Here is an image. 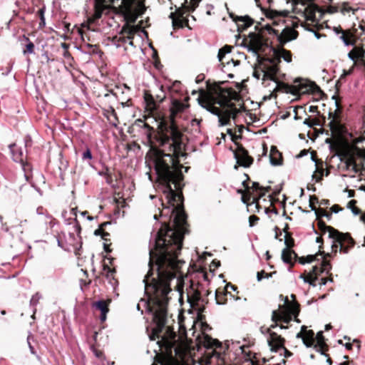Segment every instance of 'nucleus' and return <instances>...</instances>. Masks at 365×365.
I'll use <instances>...</instances> for the list:
<instances>
[{"instance_id": "2f4dec72", "label": "nucleus", "mask_w": 365, "mask_h": 365, "mask_svg": "<svg viewBox=\"0 0 365 365\" xmlns=\"http://www.w3.org/2000/svg\"><path fill=\"white\" fill-rule=\"evenodd\" d=\"M106 2H101V0H95V7H94V19H101L103 11L108 9V6L106 5Z\"/></svg>"}, {"instance_id": "0eeeda50", "label": "nucleus", "mask_w": 365, "mask_h": 365, "mask_svg": "<svg viewBox=\"0 0 365 365\" xmlns=\"http://www.w3.org/2000/svg\"><path fill=\"white\" fill-rule=\"evenodd\" d=\"M257 55V61L261 71L263 73V80L269 79L274 82H277V74L279 71V63L281 60L278 58H266Z\"/></svg>"}, {"instance_id": "09e8293b", "label": "nucleus", "mask_w": 365, "mask_h": 365, "mask_svg": "<svg viewBox=\"0 0 365 365\" xmlns=\"http://www.w3.org/2000/svg\"><path fill=\"white\" fill-rule=\"evenodd\" d=\"M357 201L356 200H351L348 202L347 207L351 210L354 215H359L361 212V210L356 207Z\"/></svg>"}, {"instance_id": "052dcab7", "label": "nucleus", "mask_w": 365, "mask_h": 365, "mask_svg": "<svg viewBox=\"0 0 365 365\" xmlns=\"http://www.w3.org/2000/svg\"><path fill=\"white\" fill-rule=\"evenodd\" d=\"M302 26L304 27L306 30L307 31H312L314 33V35L317 38H319L321 37V34L317 31H314L313 29H312V25L310 24H308L307 22H303L302 23Z\"/></svg>"}, {"instance_id": "7ed1b4c3", "label": "nucleus", "mask_w": 365, "mask_h": 365, "mask_svg": "<svg viewBox=\"0 0 365 365\" xmlns=\"http://www.w3.org/2000/svg\"><path fill=\"white\" fill-rule=\"evenodd\" d=\"M318 229L321 235L329 232V237L335 240L341 245L340 252L347 254L356 244L355 240L351 236L349 232H341L331 226L327 225L322 220H317Z\"/></svg>"}, {"instance_id": "e433bc0d", "label": "nucleus", "mask_w": 365, "mask_h": 365, "mask_svg": "<svg viewBox=\"0 0 365 365\" xmlns=\"http://www.w3.org/2000/svg\"><path fill=\"white\" fill-rule=\"evenodd\" d=\"M358 11L357 9H354L350 6L349 2L344 1L340 4V12L343 15H346V14H349L350 12H352L353 14H355L356 11Z\"/></svg>"}, {"instance_id": "c9c22d12", "label": "nucleus", "mask_w": 365, "mask_h": 365, "mask_svg": "<svg viewBox=\"0 0 365 365\" xmlns=\"http://www.w3.org/2000/svg\"><path fill=\"white\" fill-rule=\"evenodd\" d=\"M220 125H226L230 123L231 118V111L228 109L223 110L218 116Z\"/></svg>"}, {"instance_id": "473e14b6", "label": "nucleus", "mask_w": 365, "mask_h": 365, "mask_svg": "<svg viewBox=\"0 0 365 365\" xmlns=\"http://www.w3.org/2000/svg\"><path fill=\"white\" fill-rule=\"evenodd\" d=\"M9 148L12 153V158L14 161L18 163H23L24 153L21 148H18L15 143L11 144Z\"/></svg>"}, {"instance_id": "4be33fe9", "label": "nucleus", "mask_w": 365, "mask_h": 365, "mask_svg": "<svg viewBox=\"0 0 365 365\" xmlns=\"http://www.w3.org/2000/svg\"><path fill=\"white\" fill-rule=\"evenodd\" d=\"M111 302L110 299L107 300H100L94 302L93 307L101 311L100 319L101 322H104L106 319L107 313L109 312V304Z\"/></svg>"}, {"instance_id": "423d86ee", "label": "nucleus", "mask_w": 365, "mask_h": 365, "mask_svg": "<svg viewBox=\"0 0 365 365\" xmlns=\"http://www.w3.org/2000/svg\"><path fill=\"white\" fill-rule=\"evenodd\" d=\"M207 89L210 93H206L204 90H200V95L197 98L199 104L206 110L214 102L217 103L221 99V94H224L223 91L228 90V88H222L220 83H214L210 84L207 83Z\"/></svg>"}, {"instance_id": "9d476101", "label": "nucleus", "mask_w": 365, "mask_h": 365, "mask_svg": "<svg viewBox=\"0 0 365 365\" xmlns=\"http://www.w3.org/2000/svg\"><path fill=\"white\" fill-rule=\"evenodd\" d=\"M294 86L296 88V96L311 93L312 94H324L319 86L314 82L302 78H296L294 81Z\"/></svg>"}, {"instance_id": "de8ad7c7", "label": "nucleus", "mask_w": 365, "mask_h": 365, "mask_svg": "<svg viewBox=\"0 0 365 365\" xmlns=\"http://www.w3.org/2000/svg\"><path fill=\"white\" fill-rule=\"evenodd\" d=\"M284 237V244L286 245V248L292 249L293 247H294V240L292 237L291 232H287Z\"/></svg>"}, {"instance_id": "2eb2a0df", "label": "nucleus", "mask_w": 365, "mask_h": 365, "mask_svg": "<svg viewBox=\"0 0 365 365\" xmlns=\"http://www.w3.org/2000/svg\"><path fill=\"white\" fill-rule=\"evenodd\" d=\"M202 285L200 284L197 283L196 284V287H194L195 285L192 284L190 287L191 290L187 292V300L192 307L197 305L200 301L205 303L208 302L207 301H205V299L202 298L201 292L200 290V287Z\"/></svg>"}, {"instance_id": "864d4df0", "label": "nucleus", "mask_w": 365, "mask_h": 365, "mask_svg": "<svg viewBox=\"0 0 365 365\" xmlns=\"http://www.w3.org/2000/svg\"><path fill=\"white\" fill-rule=\"evenodd\" d=\"M217 104V103H212L210 107L207 109V110L210 111L211 113L218 116L223 110L215 106Z\"/></svg>"}, {"instance_id": "a878e982", "label": "nucleus", "mask_w": 365, "mask_h": 365, "mask_svg": "<svg viewBox=\"0 0 365 365\" xmlns=\"http://www.w3.org/2000/svg\"><path fill=\"white\" fill-rule=\"evenodd\" d=\"M356 29L344 30L341 34L340 38L343 41L345 45H354L356 42L355 37Z\"/></svg>"}, {"instance_id": "f3484780", "label": "nucleus", "mask_w": 365, "mask_h": 365, "mask_svg": "<svg viewBox=\"0 0 365 365\" xmlns=\"http://www.w3.org/2000/svg\"><path fill=\"white\" fill-rule=\"evenodd\" d=\"M297 337L301 338L304 344L307 347L312 346L315 341L314 332L313 331V330H307V327L304 325L302 327V330L297 334Z\"/></svg>"}, {"instance_id": "6e6552de", "label": "nucleus", "mask_w": 365, "mask_h": 365, "mask_svg": "<svg viewBox=\"0 0 365 365\" xmlns=\"http://www.w3.org/2000/svg\"><path fill=\"white\" fill-rule=\"evenodd\" d=\"M166 98L165 91L161 86L159 93L153 95L150 91L145 90L143 92V99L145 103V112L153 115L154 113H158V110L160 103Z\"/></svg>"}, {"instance_id": "20e7f679", "label": "nucleus", "mask_w": 365, "mask_h": 365, "mask_svg": "<svg viewBox=\"0 0 365 365\" xmlns=\"http://www.w3.org/2000/svg\"><path fill=\"white\" fill-rule=\"evenodd\" d=\"M200 1L201 0H190V5H188L187 0H185L180 7H177L176 5H174L175 11L171 12L169 15V18L172 19L173 29L189 26L187 19L189 14L195 10Z\"/></svg>"}, {"instance_id": "8fccbe9b", "label": "nucleus", "mask_w": 365, "mask_h": 365, "mask_svg": "<svg viewBox=\"0 0 365 365\" xmlns=\"http://www.w3.org/2000/svg\"><path fill=\"white\" fill-rule=\"evenodd\" d=\"M157 114H158V113H154L153 115L150 114L149 113H148L147 115H143V119L138 118V119L135 120V125L142 128V125H143V123H145V120L148 118L153 117L155 120V115Z\"/></svg>"}, {"instance_id": "680f3d73", "label": "nucleus", "mask_w": 365, "mask_h": 365, "mask_svg": "<svg viewBox=\"0 0 365 365\" xmlns=\"http://www.w3.org/2000/svg\"><path fill=\"white\" fill-rule=\"evenodd\" d=\"M98 19H94V15L90 18L88 19V21L86 22H84L81 24V28H86L87 30H90V25L93 24L96 20Z\"/></svg>"}, {"instance_id": "6e6d98bb", "label": "nucleus", "mask_w": 365, "mask_h": 365, "mask_svg": "<svg viewBox=\"0 0 365 365\" xmlns=\"http://www.w3.org/2000/svg\"><path fill=\"white\" fill-rule=\"evenodd\" d=\"M276 272H270V273H267L264 270H262L260 272H258L257 273V281H261L263 278H269V277H272V275L274 274H275Z\"/></svg>"}, {"instance_id": "412c9836", "label": "nucleus", "mask_w": 365, "mask_h": 365, "mask_svg": "<svg viewBox=\"0 0 365 365\" xmlns=\"http://www.w3.org/2000/svg\"><path fill=\"white\" fill-rule=\"evenodd\" d=\"M282 309L297 317L300 312V304L297 301L289 302L288 297H286L284 299V306L282 307Z\"/></svg>"}, {"instance_id": "13d9d810", "label": "nucleus", "mask_w": 365, "mask_h": 365, "mask_svg": "<svg viewBox=\"0 0 365 365\" xmlns=\"http://www.w3.org/2000/svg\"><path fill=\"white\" fill-rule=\"evenodd\" d=\"M83 28H78V34L81 35L82 41L86 43H89L91 41V38L88 35V34L83 31Z\"/></svg>"}, {"instance_id": "49530a36", "label": "nucleus", "mask_w": 365, "mask_h": 365, "mask_svg": "<svg viewBox=\"0 0 365 365\" xmlns=\"http://www.w3.org/2000/svg\"><path fill=\"white\" fill-rule=\"evenodd\" d=\"M160 365H177L178 361L173 356L163 358L160 361Z\"/></svg>"}, {"instance_id": "37998d69", "label": "nucleus", "mask_w": 365, "mask_h": 365, "mask_svg": "<svg viewBox=\"0 0 365 365\" xmlns=\"http://www.w3.org/2000/svg\"><path fill=\"white\" fill-rule=\"evenodd\" d=\"M20 163L22 167V169L24 171V177H25L26 180L27 181H29V180L31 177V165L24 160L23 161V163Z\"/></svg>"}, {"instance_id": "dca6fc26", "label": "nucleus", "mask_w": 365, "mask_h": 365, "mask_svg": "<svg viewBox=\"0 0 365 365\" xmlns=\"http://www.w3.org/2000/svg\"><path fill=\"white\" fill-rule=\"evenodd\" d=\"M293 315L290 314L282 309L279 305V309L274 310L272 314V321L273 322H279L288 324L292 320Z\"/></svg>"}, {"instance_id": "1a4fd4ad", "label": "nucleus", "mask_w": 365, "mask_h": 365, "mask_svg": "<svg viewBox=\"0 0 365 365\" xmlns=\"http://www.w3.org/2000/svg\"><path fill=\"white\" fill-rule=\"evenodd\" d=\"M235 144L237 148L233 153L237 164L234 166V168L237 170L239 166L250 168L254 162L253 158L249 155L248 150L242 144L237 143H235Z\"/></svg>"}, {"instance_id": "b1692460", "label": "nucleus", "mask_w": 365, "mask_h": 365, "mask_svg": "<svg viewBox=\"0 0 365 365\" xmlns=\"http://www.w3.org/2000/svg\"><path fill=\"white\" fill-rule=\"evenodd\" d=\"M314 339L317 341L316 344L314 345V349L322 354H325V352L329 350V346L325 342V338L324 336L323 331H320L317 332Z\"/></svg>"}, {"instance_id": "f257e3e1", "label": "nucleus", "mask_w": 365, "mask_h": 365, "mask_svg": "<svg viewBox=\"0 0 365 365\" xmlns=\"http://www.w3.org/2000/svg\"><path fill=\"white\" fill-rule=\"evenodd\" d=\"M190 107L178 99H173L169 113H158L156 141L165 150L152 146L150 156L159 184L163 187L168 207L160 211V217L166 219L157 232L155 246L150 251H181L185 235L190 232L187 215L184 207L182 190L185 187L182 165L180 158L187 155L183 143L184 134L180 128L176 118Z\"/></svg>"}, {"instance_id": "bf43d9fd", "label": "nucleus", "mask_w": 365, "mask_h": 365, "mask_svg": "<svg viewBox=\"0 0 365 365\" xmlns=\"http://www.w3.org/2000/svg\"><path fill=\"white\" fill-rule=\"evenodd\" d=\"M319 202V199L315 195H310L309 197V207L312 210H316L317 208L315 206L316 203Z\"/></svg>"}, {"instance_id": "3c124183", "label": "nucleus", "mask_w": 365, "mask_h": 365, "mask_svg": "<svg viewBox=\"0 0 365 365\" xmlns=\"http://www.w3.org/2000/svg\"><path fill=\"white\" fill-rule=\"evenodd\" d=\"M320 266L323 268L324 270H325L327 274H329V272L332 268L330 261L326 259V257L322 258Z\"/></svg>"}, {"instance_id": "338daca9", "label": "nucleus", "mask_w": 365, "mask_h": 365, "mask_svg": "<svg viewBox=\"0 0 365 365\" xmlns=\"http://www.w3.org/2000/svg\"><path fill=\"white\" fill-rule=\"evenodd\" d=\"M250 189L252 190L253 192H257L256 195H258L260 192L261 189H262V186H261L257 182H253L252 187H250Z\"/></svg>"}, {"instance_id": "7c9ffc66", "label": "nucleus", "mask_w": 365, "mask_h": 365, "mask_svg": "<svg viewBox=\"0 0 365 365\" xmlns=\"http://www.w3.org/2000/svg\"><path fill=\"white\" fill-rule=\"evenodd\" d=\"M348 56L355 62L359 59L364 61L365 50L362 47L355 46L349 52Z\"/></svg>"}, {"instance_id": "6ab92c4d", "label": "nucleus", "mask_w": 365, "mask_h": 365, "mask_svg": "<svg viewBox=\"0 0 365 365\" xmlns=\"http://www.w3.org/2000/svg\"><path fill=\"white\" fill-rule=\"evenodd\" d=\"M285 339L275 332H270L268 339L269 345L272 351H277L279 349L284 347Z\"/></svg>"}, {"instance_id": "774afa93", "label": "nucleus", "mask_w": 365, "mask_h": 365, "mask_svg": "<svg viewBox=\"0 0 365 365\" xmlns=\"http://www.w3.org/2000/svg\"><path fill=\"white\" fill-rule=\"evenodd\" d=\"M93 158L91 151L89 148H86V150L83 153L82 159L83 160H91Z\"/></svg>"}, {"instance_id": "4468645a", "label": "nucleus", "mask_w": 365, "mask_h": 365, "mask_svg": "<svg viewBox=\"0 0 365 365\" xmlns=\"http://www.w3.org/2000/svg\"><path fill=\"white\" fill-rule=\"evenodd\" d=\"M230 18L235 21L240 32L243 31L254 24V20L249 16H237L234 14H230Z\"/></svg>"}, {"instance_id": "f8f14e48", "label": "nucleus", "mask_w": 365, "mask_h": 365, "mask_svg": "<svg viewBox=\"0 0 365 365\" xmlns=\"http://www.w3.org/2000/svg\"><path fill=\"white\" fill-rule=\"evenodd\" d=\"M323 272H326L321 266L315 265L312 267V269L309 272L307 273L304 272L301 274L300 278L303 279L304 282L309 283L311 286L316 287V281Z\"/></svg>"}, {"instance_id": "72a5a7b5", "label": "nucleus", "mask_w": 365, "mask_h": 365, "mask_svg": "<svg viewBox=\"0 0 365 365\" xmlns=\"http://www.w3.org/2000/svg\"><path fill=\"white\" fill-rule=\"evenodd\" d=\"M23 39L26 43L25 45V47L24 48L23 51H22L23 54L26 56V55L34 53V50H35L34 43L26 35L23 36Z\"/></svg>"}, {"instance_id": "39448f33", "label": "nucleus", "mask_w": 365, "mask_h": 365, "mask_svg": "<svg viewBox=\"0 0 365 365\" xmlns=\"http://www.w3.org/2000/svg\"><path fill=\"white\" fill-rule=\"evenodd\" d=\"M223 93L224 94H221V99L217 101V105L230 110L231 118L235 119L240 113V109L237 106H238L240 108H245L243 100L240 93L232 88H228V90H225Z\"/></svg>"}, {"instance_id": "a19ab883", "label": "nucleus", "mask_w": 365, "mask_h": 365, "mask_svg": "<svg viewBox=\"0 0 365 365\" xmlns=\"http://www.w3.org/2000/svg\"><path fill=\"white\" fill-rule=\"evenodd\" d=\"M315 214L317 220H322L321 218L322 217H326L329 220L331 218V213L328 212L326 210L322 207L317 208L315 210Z\"/></svg>"}, {"instance_id": "f03ea898", "label": "nucleus", "mask_w": 365, "mask_h": 365, "mask_svg": "<svg viewBox=\"0 0 365 365\" xmlns=\"http://www.w3.org/2000/svg\"><path fill=\"white\" fill-rule=\"evenodd\" d=\"M297 26V23H293L292 27L286 26L280 32L268 24L261 28L256 26L255 29L257 32H250L248 36L244 38L243 42L247 46L248 50L254 53H263L267 48L272 47V40L269 36H276L279 46H281L297 39L299 32L294 28Z\"/></svg>"}, {"instance_id": "f704fd0d", "label": "nucleus", "mask_w": 365, "mask_h": 365, "mask_svg": "<svg viewBox=\"0 0 365 365\" xmlns=\"http://www.w3.org/2000/svg\"><path fill=\"white\" fill-rule=\"evenodd\" d=\"M270 190H271V187L270 186H267V187H263L262 186V189H261L260 192L258 195H255L253 196V199H252V203L256 205V207L257 209V211H259V208H260V205L259 204V199L263 197L265 195V194L267 192H269Z\"/></svg>"}, {"instance_id": "4d7b16f0", "label": "nucleus", "mask_w": 365, "mask_h": 365, "mask_svg": "<svg viewBox=\"0 0 365 365\" xmlns=\"http://www.w3.org/2000/svg\"><path fill=\"white\" fill-rule=\"evenodd\" d=\"M108 224H110V222H104L101 223L99 225V227L94 231V235L96 236L101 237L103 235V234L106 232L105 227Z\"/></svg>"}, {"instance_id": "c85d7f7f", "label": "nucleus", "mask_w": 365, "mask_h": 365, "mask_svg": "<svg viewBox=\"0 0 365 365\" xmlns=\"http://www.w3.org/2000/svg\"><path fill=\"white\" fill-rule=\"evenodd\" d=\"M270 163L273 165H280L282 164L283 158L282 153L278 150L277 148L272 145L269 153Z\"/></svg>"}, {"instance_id": "393cba45", "label": "nucleus", "mask_w": 365, "mask_h": 365, "mask_svg": "<svg viewBox=\"0 0 365 365\" xmlns=\"http://www.w3.org/2000/svg\"><path fill=\"white\" fill-rule=\"evenodd\" d=\"M277 88L274 89V92L271 94V96L277 97V94L274 92L277 91H283L287 93H292V95L296 96L297 90L294 85H289L284 82H279L278 80L277 81Z\"/></svg>"}, {"instance_id": "a18cd8bd", "label": "nucleus", "mask_w": 365, "mask_h": 365, "mask_svg": "<svg viewBox=\"0 0 365 365\" xmlns=\"http://www.w3.org/2000/svg\"><path fill=\"white\" fill-rule=\"evenodd\" d=\"M103 269L106 272V277L107 278L114 279V274L116 272L115 267L111 268L108 264L103 263Z\"/></svg>"}, {"instance_id": "5fc2aeb1", "label": "nucleus", "mask_w": 365, "mask_h": 365, "mask_svg": "<svg viewBox=\"0 0 365 365\" xmlns=\"http://www.w3.org/2000/svg\"><path fill=\"white\" fill-rule=\"evenodd\" d=\"M304 123L312 128L314 125H319L320 120L317 118H307L304 120Z\"/></svg>"}, {"instance_id": "5701e85b", "label": "nucleus", "mask_w": 365, "mask_h": 365, "mask_svg": "<svg viewBox=\"0 0 365 365\" xmlns=\"http://www.w3.org/2000/svg\"><path fill=\"white\" fill-rule=\"evenodd\" d=\"M329 118H331L329 123L331 132L334 133H342L344 128L341 124L339 120L337 119V114L336 113L329 112Z\"/></svg>"}, {"instance_id": "ddd939ff", "label": "nucleus", "mask_w": 365, "mask_h": 365, "mask_svg": "<svg viewBox=\"0 0 365 365\" xmlns=\"http://www.w3.org/2000/svg\"><path fill=\"white\" fill-rule=\"evenodd\" d=\"M142 128L145 130V134L146 135L148 143H150V146H155L160 149H161V146L159 145L158 143L156 141V134L158 131V128L155 129L153 127L150 126L148 123H143V125H142ZM151 149V148H150ZM150 151L149 150L147 156L149 157L150 160L153 164V160H151V158L150 156Z\"/></svg>"}, {"instance_id": "4c0bfd02", "label": "nucleus", "mask_w": 365, "mask_h": 365, "mask_svg": "<svg viewBox=\"0 0 365 365\" xmlns=\"http://www.w3.org/2000/svg\"><path fill=\"white\" fill-rule=\"evenodd\" d=\"M127 35L126 34H120L119 36H115L112 38V43L116 46L117 47H120L124 45L126 42Z\"/></svg>"}, {"instance_id": "aec40b11", "label": "nucleus", "mask_w": 365, "mask_h": 365, "mask_svg": "<svg viewBox=\"0 0 365 365\" xmlns=\"http://www.w3.org/2000/svg\"><path fill=\"white\" fill-rule=\"evenodd\" d=\"M274 52V57L281 60L282 58L285 61L290 63L292 61V54L290 51L287 50L284 46H279L277 48L272 46Z\"/></svg>"}, {"instance_id": "a211bd4d", "label": "nucleus", "mask_w": 365, "mask_h": 365, "mask_svg": "<svg viewBox=\"0 0 365 365\" xmlns=\"http://www.w3.org/2000/svg\"><path fill=\"white\" fill-rule=\"evenodd\" d=\"M322 9L314 3L309 2L305 7L304 14L307 21L317 23L316 12H321Z\"/></svg>"}, {"instance_id": "58836bf2", "label": "nucleus", "mask_w": 365, "mask_h": 365, "mask_svg": "<svg viewBox=\"0 0 365 365\" xmlns=\"http://www.w3.org/2000/svg\"><path fill=\"white\" fill-rule=\"evenodd\" d=\"M205 346L207 348L221 346V343L217 339H214L208 335L205 336Z\"/></svg>"}, {"instance_id": "79ce46f5", "label": "nucleus", "mask_w": 365, "mask_h": 365, "mask_svg": "<svg viewBox=\"0 0 365 365\" xmlns=\"http://www.w3.org/2000/svg\"><path fill=\"white\" fill-rule=\"evenodd\" d=\"M45 11H46V9L44 6H43L42 8H41L38 10L37 14H36V15L40 19V22H39V25H38L39 29H43L46 26V20H45V16H44Z\"/></svg>"}, {"instance_id": "c756f323", "label": "nucleus", "mask_w": 365, "mask_h": 365, "mask_svg": "<svg viewBox=\"0 0 365 365\" xmlns=\"http://www.w3.org/2000/svg\"><path fill=\"white\" fill-rule=\"evenodd\" d=\"M230 294L231 297L234 296L231 294L230 291H227V289L224 288H218L215 292V300L217 304H225L227 303V294Z\"/></svg>"}, {"instance_id": "603ef678", "label": "nucleus", "mask_w": 365, "mask_h": 365, "mask_svg": "<svg viewBox=\"0 0 365 365\" xmlns=\"http://www.w3.org/2000/svg\"><path fill=\"white\" fill-rule=\"evenodd\" d=\"M237 192L239 193L242 194V200L244 203H249L251 198L253 199V196H252L251 191L246 192V191H243L242 190H238Z\"/></svg>"}, {"instance_id": "cd10ccee", "label": "nucleus", "mask_w": 365, "mask_h": 365, "mask_svg": "<svg viewBox=\"0 0 365 365\" xmlns=\"http://www.w3.org/2000/svg\"><path fill=\"white\" fill-rule=\"evenodd\" d=\"M294 257H297V254L293 250L290 248L283 249L282 252V259L284 263L290 265V269L294 265V262L292 260Z\"/></svg>"}, {"instance_id": "e2e57ef3", "label": "nucleus", "mask_w": 365, "mask_h": 365, "mask_svg": "<svg viewBox=\"0 0 365 365\" xmlns=\"http://www.w3.org/2000/svg\"><path fill=\"white\" fill-rule=\"evenodd\" d=\"M98 19H94V15L90 18L88 19V21L86 22H84L81 24V28H86L87 30H90V25L93 24L96 20Z\"/></svg>"}, {"instance_id": "c03bdc74", "label": "nucleus", "mask_w": 365, "mask_h": 365, "mask_svg": "<svg viewBox=\"0 0 365 365\" xmlns=\"http://www.w3.org/2000/svg\"><path fill=\"white\" fill-rule=\"evenodd\" d=\"M84 46L87 49L86 51L91 54H98L101 52L98 45L87 43Z\"/></svg>"}, {"instance_id": "ea45409f", "label": "nucleus", "mask_w": 365, "mask_h": 365, "mask_svg": "<svg viewBox=\"0 0 365 365\" xmlns=\"http://www.w3.org/2000/svg\"><path fill=\"white\" fill-rule=\"evenodd\" d=\"M232 46L229 45H225L222 48H221L218 51L217 58L219 61L221 62L222 64L224 63L223 58L227 53H230L232 51Z\"/></svg>"}, {"instance_id": "0e129e2a", "label": "nucleus", "mask_w": 365, "mask_h": 365, "mask_svg": "<svg viewBox=\"0 0 365 365\" xmlns=\"http://www.w3.org/2000/svg\"><path fill=\"white\" fill-rule=\"evenodd\" d=\"M327 11L329 14L340 12V4L329 6L327 9Z\"/></svg>"}, {"instance_id": "bb28decb", "label": "nucleus", "mask_w": 365, "mask_h": 365, "mask_svg": "<svg viewBox=\"0 0 365 365\" xmlns=\"http://www.w3.org/2000/svg\"><path fill=\"white\" fill-rule=\"evenodd\" d=\"M356 148H355V151L353 153V154H348V159L345 160V165L346 168L347 170L351 168V170L355 173H357L360 171L359 165L356 163V157H358L356 154Z\"/></svg>"}, {"instance_id": "69168bd1", "label": "nucleus", "mask_w": 365, "mask_h": 365, "mask_svg": "<svg viewBox=\"0 0 365 365\" xmlns=\"http://www.w3.org/2000/svg\"><path fill=\"white\" fill-rule=\"evenodd\" d=\"M259 220V218L257 215H250L249 217L250 226L253 227V226L256 225Z\"/></svg>"}, {"instance_id": "9b49d317", "label": "nucleus", "mask_w": 365, "mask_h": 365, "mask_svg": "<svg viewBox=\"0 0 365 365\" xmlns=\"http://www.w3.org/2000/svg\"><path fill=\"white\" fill-rule=\"evenodd\" d=\"M135 22H130L125 21V24L122 26L120 31V34H126L127 38H134V36L139 31H143L146 35L147 31L143 29V21L141 20L137 25H133Z\"/></svg>"}]
</instances>
